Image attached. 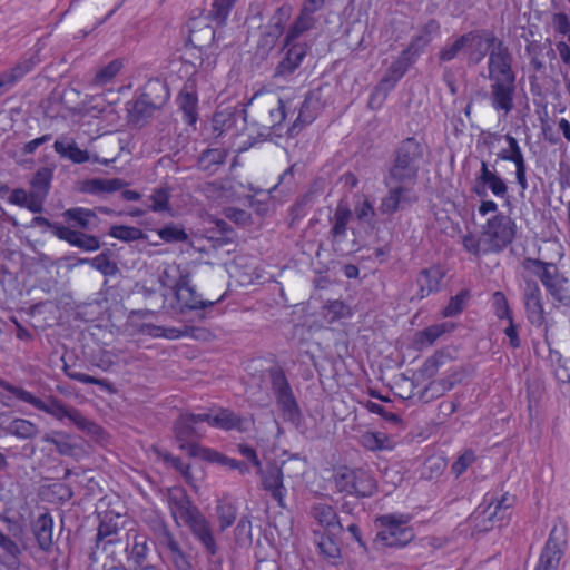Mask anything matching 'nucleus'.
Segmentation results:
<instances>
[{
	"label": "nucleus",
	"mask_w": 570,
	"mask_h": 570,
	"mask_svg": "<svg viewBox=\"0 0 570 570\" xmlns=\"http://www.w3.org/2000/svg\"><path fill=\"white\" fill-rule=\"evenodd\" d=\"M126 183L119 178H94L85 181L82 190L88 194H104L120 190Z\"/></svg>",
	"instance_id": "32"
},
{
	"label": "nucleus",
	"mask_w": 570,
	"mask_h": 570,
	"mask_svg": "<svg viewBox=\"0 0 570 570\" xmlns=\"http://www.w3.org/2000/svg\"><path fill=\"white\" fill-rule=\"evenodd\" d=\"M355 215L357 220L361 224L366 225L370 229H374L375 223V209L370 200V198L365 195H358L355 198L354 205H353V212L352 215Z\"/></svg>",
	"instance_id": "31"
},
{
	"label": "nucleus",
	"mask_w": 570,
	"mask_h": 570,
	"mask_svg": "<svg viewBox=\"0 0 570 570\" xmlns=\"http://www.w3.org/2000/svg\"><path fill=\"white\" fill-rule=\"evenodd\" d=\"M514 222L504 214H497L482 226L481 240L487 250L499 252L512 243L515 236Z\"/></svg>",
	"instance_id": "4"
},
{
	"label": "nucleus",
	"mask_w": 570,
	"mask_h": 570,
	"mask_svg": "<svg viewBox=\"0 0 570 570\" xmlns=\"http://www.w3.org/2000/svg\"><path fill=\"white\" fill-rule=\"evenodd\" d=\"M141 332L151 337H164L168 340H176L181 336V331L175 327H163L157 325H144Z\"/></svg>",
	"instance_id": "49"
},
{
	"label": "nucleus",
	"mask_w": 570,
	"mask_h": 570,
	"mask_svg": "<svg viewBox=\"0 0 570 570\" xmlns=\"http://www.w3.org/2000/svg\"><path fill=\"white\" fill-rule=\"evenodd\" d=\"M422 156V147L415 139H406L397 150L394 166L385 178L387 194L381 198L379 212L393 215L405 204L414 200L412 187L416 179V161Z\"/></svg>",
	"instance_id": "1"
},
{
	"label": "nucleus",
	"mask_w": 570,
	"mask_h": 570,
	"mask_svg": "<svg viewBox=\"0 0 570 570\" xmlns=\"http://www.w3.org/2000/svg\"><path fill=\"white\" fill-rule=\"evenodd\" d=\"M179 106L184 112L185 121L193 125L197 120V102L198 99L194 92L185 91L179 98Z\"/></svg>",
	"instance_id": "41"
},
{
	"label": "nucleus",
	"mask_w": 570,
	"mask_h": 570,
	"mask_svg": "<svg viewBox=\"0 0 570 570\" xmlns=\"http://www.w3.org/2000/svg\"><path fill=\"white\" fill-rule=\"evenodd\" d=\"M304 52L298 48H291L287 57L278 65L277 72L281 75L291 73L302 62Z\"/></svg>",
	"instance_id": "46"
},
{
	"label": "nucleus",
	"mask_w": 570,
	"mask_h": 570,
	"mask_svg": "<svg viewBox=\"0 0 570 570\" xmlns=\"http://www.w3.org/2000/svg\"><path fill=\"white\" fill-rule=\"evenodd\" d=\"M485 187H488L492 194L497 197H504L508 188L505 183L494 170H491L485 161L481 163V170L475 179L474 193L479 196L487 194Z\"/></svg>",
	"instance_id": "18"
},
{
	"label": "nucleus",
	"mask_w": 570,
	"mask_h": 570,
	"mask_svg": "<svg viewBox=\"0 0 570 570\" xmlns=\"http://www.w3.org/2000/svg\"><path fill=\"white\" fill-rule=\"evenodd\" d=\"M53 521L48 514H41L35 524V535L41 550H48L52 543Z\"/></svg>",
	"instance_id": "33"
},
{
	"label": "nucleus",
	"mask_w": 570,
	"mask_h": 570,
	"mask_svg": "<svg viewBox=\"0 0 570 570\" xmlns=\"http://www.w3.org/2000/svg\"><path fill=\"white\" fill-rule=\"evenodd\" d=\"M121 68L122 63L119 60L109 62L97 72L94 82L98 86H105L109 83L119 73Z\"/></svg>",
	"instance_id": "47"
},
{
	"label": "nucleus",
	"mask_w": 570,
	"mask_h": 570,
	"mask_svg": "<svg viewBox=\"0 0 570 570\" xmlns=\"http://www.w3.org/2000/svg\"><path fill=\"white\" fill-rule=\"evenodd\" d=\"M465 47L468 53V60L471 65L480 63L487 52H491L492 48L495 47V43H502L501 40L497 39L491 33H479V32H470L464 35Z\"/></svg>",
	"instance_id": "12"
},
{
	"label": "nucleus",
	"mask_w": 570,
	"mask_h": 570,
	"mask_svg": "<svg viewBox=\"0 0 570 570\" xmlns=\"http://www.w3.org/2000/svg\"><path fill=\"white\" fill-rule=\"evenodd\" d=\"M269 117L273 127L279 126L284 121L286 114L283 100L279 99L277 101V107L269 110Z\"/></svg>",
	"instance_id": "64"
},
{
	"label": "nucleus",
	"mask_w": 570,
	"mask_h": 570,
	"mask_svg": "<svg viewBox=\"0 0 570 570\" xmlns=\"http://www.w3.org/2000/svg\"><path fill=\"white\" fill-rule=\"evenodd\" d=\"M323 316L328 323H334L352 317L353 311L344 302L335 299L327 302L323 306Z\"/></svg>",
	"instance_id": "36"
},
{
	"label": "nucleus",
	"mask_w": 570,
	"mask_h": 570,
	"mask_svg": "<svg viewBox=\"0 0 570 570\" xmlns=\"http://www.w3.org/2000/svg\"><path fill=\"white\" fill-rule=\"evenodd\" d=\"M463 246L468 252L475 254V255H478L481 252L482 247H484L483 243L481 240V236L478 238L474 235L464 236L463 237ZM483 249L487 250L485 248H483Z\"/></svg>",
	"instance_id": "62"
},
{
	"label": "nucleus",
	"mask_w": 570,
	"mask_h": 570,
	"mask_svg": "<svg viewBox=\"0 0 570 570\" xmlns=\"http://www.w3.org/2000/svg\"><path fill=\"white\" fill-rule=\"evenodd\" d=\"M8 390L14 393L21 401L33 405L38 410L45 411L58 420L68 419L80 429H86L88 425V421L80 414V412L75 409L66 407L56 400L45 402L32 395L30 392L17 386H8Z\"/></svg>",
	"instance_id": "5"
},
{
	"label": "nucleus",
	"mask_w": 570,
	"mask_h": 570,
	"mask_svg": "<svg viewBox=\"0 0 570 570\" xmlns=\"http://www.w3.org/2000/svg\"><path fill=\"white\" fill-rule=\"evenodd\" d=\"M109 235L120 240L132 242L140 239L142 237V232L136 227L118 225L110 228Z\"/></svg>",
	"instance_id": "50"
},
{
	"label": "nucleus",
	"mask_w": 570,
	"mask_h": 570,
	"mask_svg": "<svg viewBox=\"0 0 570 570\" xmlns=\"http://www.w3.org/2000/svg\"><path fill=\"white\" fill-rule=\"evenodd\" d=\"M226 156V150L222 148L206 150L199 158V166L202 169L210 171L213 170V166L223 164Z\"/></svg>",
	"instance_id": "44"
},
{
	"label": "nucleus",
	"mask_w": 570,
	"mask_h": 570,
	"mask_svg": "<svg viewBox=\"0 0 570 570\" xmlns=\"http://www.w3.org/2000/svg\"><path fill=\"white\" fill-rule=\"evenodd\" d=\"M475 454L474 452L468 450L463 452L458 460L452 465V471L456 476H460L464 473L468 468L474 462Z\"/></svg>",
	"instance_id": "55"
},
{
	"label": "nucleus",
	"mask_w": 570,
	"mask_h": 570,
	"mask_svg": "<svg viewBox=\"0 0 570 570\" xmlns=\"http://www.w3.org/2000/svg\"><path fill=\"white\" fill-rule=\"evenodd\" d=\"M492 307L495 315L501 320H512L511 309L508 299L502 292H495L492 295Z\"/></svg>",
	"instance_id": "51"
},
{
	"label": "nucleus",
	"mask_w": 570,
	"mask_h": 570,
	"mask_svg": "<svg viewBox=\"0 0 570 570\" xmlns=\"http://www.w3.org/2000/svg\"><path fill=\"white\" fill-rule=\"evenodd\" d=\"M469 299V292L468 291H461L459 294L453 296L449 304L443 308L442 316L444 317H451L460 314Z\"/></svg>",
	"instance_id": "48"
},
{
	"label": "nucleus",
	"mask_w": 570,
	"mask_h": 570,
	"mask_svg": "<svg viewBox=\"0 0 570 570\" xmlns=\"http://www.w3.org/2000/svg\"><path fill=\"white\" fill-rule=\"evenodd\" d=\"M63 217L67 222L73 223L75 226H78L82 229L90 228L95 220H97V216L91 209L75 207L69 208L63 213Z\"/></svg>",
	"instance_id": "35"
},
{
	"label": "nucleus",
	"mask_w": 570,
	"mask_h": 570,
	"mask_svg": "<svg viewBox=\"0 0 570 570\" xmlns=\"http://www.w3.org/2000/svg\"><path fill=\"white\" fill-rule=\"evenodd\" d=\"M7 432L19 439H30L37 435V426L24 419H14L7 428Z\"/></svg>",
	"instance_id": "40"
},
{
	"label": "nucleus",
	"mask_w": 570,
	"mask_h": 570,
	"mask_svg": "<svg viewBox=\"0 0 570 570\" xmlns=\"http://www.w3.org/2000/svg\"><path fill=\"white\" fill-rule=\"evenodd\" d=\"M528 268H532L539 275L541 283L556 301L563 304L570 302V295L566 288V278L558 273L553 264L530 259L528 261Z\"/></svg>",
	"instance_id": "6"
},
{
	"label": "nucleus",
	"mask_w": 570,
	"mask_h": 570,
	"mask_svg": "<svg viewBox=\"0 0 570 570\" xmlns=\"http://www.w3.org/2000/svg\"><path fill=\"white\" fill-rule=\"evenodd\" d=\"M508 148L498 154L501 160L512 161L515 165V178L522 189L528 187L527 184V166L523 154L517 139L510 135L505 136Z\"/></svg>",
	"instance_id": "20"
},
{
	"label": "nucleus",
	"mask_w": 570,
	"mask_h": 570,
	"mask_svg": "<svg viewBox=\"0 0 570 570\" xmlns=\"http://www.w3.org/2000/svg\"><path fill=\"white\" fill-rule=\"evenodd\" d=\"M523 304L528 321L537 327L546 323L542 293L535 282H527L523 288Z\"/></svg>",
	"instance_id": "11"
},
{
	"label": "nucleus",
	"mask_w": 570,
	"mask_h": 570,
	"mask_svg": "<svg viewBox=\"0 0 570 570\" xmlns=\"http://www.w3.org/2000/svg\"><path fill=\"white\" fill-rule=\"evenodd\" d=\"M465 47L464 36L458 38L452 45L445 47L441 53L440 58L443 61H450L456 57V55Z\"/></svg>",
	"instance_id": "58"
},
{
	"label": "nucleus",
	"mask_w": 570,
	"mask_h": 570,
	"mask_svg": "<svg viewBox=\"0 0 570 570\" xmlns=\"http://www.w3.org/2000/svg\"><path fill=\"white\" fill-rule=\"evenodd\" d=\"M159 237L167 242H183L187 239V235L184 229L176 226H167L158 232Z\"/></svg>",
	"instance_id": "56"
},
{
	"label": "nucleus",
	"mask_w": 570,
	"mask_h": 570,
	"mask_svg": "<svg viewBox=\"0 0 570 570\" xmlns=\"http://www.w3.org/2000/svg\"><path fill=\"white\" fill-rule=\"evenodd\" d=\"M311 514L324 534L338 535L342 532V523L332 505L324 502L315 503Z\"/></svg>",
	"instance_id": "16"
},
{
	"label": "nucleus",
	"mask_w": 570,
	"mask_h": 570,
	"mask_svg": "<svg viewBox=\"0 0 570 570\" xmlns=\"http://www.w3.org/2000/svg\"><path fill=\"white\" fill-rule=\"evenodd\" d=\"M169 560L174 563L177 570H189L190 563L186 554L180 549L179 544L171 543V552L167 554Z\"/></svg>",
	"instance_id": "54"
},
{
	"label": "nucleus",
	"mask_w": 570,
	"mask_h": 570,
	"mask_svg": "<svg viewBox=\"0 0 570 570\" xmlns=\"http://www.w3.org/2000/svg\"><path fill=\"white\" fill-rule=\"evenodd\" d=\"M357 470H350V469H343L340 470L335 475V485L338 491L346 492L348 494H352L353 490V483L355 480H352V478L347 479V476L353 475L356 476Z\"/></svg>",
	"instance_id": "53"
},
{
	"label": "nucleus",
	"mask_w": 570,
	"mask_h": 570,
	"mask_svg": "<svg viewBox=\"0 0 570 570\" xmlns=\"http://www.w3.org/2000/svg\"><path fill=\"white\" fill-rule=\"evenodd\" d=\"M514 502V498L508 493L500 495L487 494L483 504L480 505L475 512L476 519H482L483 528L488 529V523L491 527L499 521L504 520Z\"/></svg>",
	"instance_id": "8"
},
{
	"label": "nucleus",
	"mask_w": 570,
	"mask_h": 570,
	"mask_svg": "<svg viewBox=\"0 0 570 570\" xmlns=\"http://www.w3.org/2000/svg\"><path fill=\"white\" fill-rule=\"evenodd\" d=\"M167 205H168V194L166 190L159 189L151 196L150 208L154 212H163V210L167 209Z\"/></svg>",
	"instance_id": "60"
},
{
	"label": "nucleus",
	"mask_w": 570,
	"mask_h": 570,
	"mask_svg": "<svg viewBox=\"0 0 570 570\" xmlns=\"http://www.w3.org/2000/svg\"><path fill=\"white\" fill-rule=\"evenodd\" d=\"M167 504L178 527L187 525L202 512L191 503L183 488L174 487L167 492Z\"/></svg>",
	"instance_id": "10"
},
{
	"label": "nucleus",
	"mask_w": 570,
	"mask_h": 570,
	"mask_svg": "<svg viewBox=\"0 0 570 570\" xmlns=\"http://www.w3.org/2000/svg\"><path fill=\"white\" fill-rule=\"evenodd\" d=\"M50 179H51V173L48 169L39 170L32 180V186L35 188L36 187L41 188L43 190V193L46 194L49 188Z\"/></svg>",
	"instance_id": "63"
},
{
	"label": "nucleus",
	"mask_w": 570,
	"mask_h": 570,
	"mask_svg": "<svg viewBox=\"0 0 570 570\" xmlns=\"http://www.w3.org/2000/svg\"><path fill=\"white\" fill-rule=\"evenodd\" d=\"M80 263L90 264L104 275H114L117 272L116 264L110 259L107 253H101L94 258H83Z\"/></svg>",
	"instance_id": "42"
},
{
	"label": "nucleus",
	"mask_w": 570,
	"mask_h": 570,
	"mask_svg": "<svg viewBox=\"0 0 570 570\" xmlns=\"http://www.w3.org/2000/svg\"><path fill=\"white\" fill-rule=\"evenodd\" d=\"M10 531L13 538H10L0 530V550L3 552L4 556L17 559L22 552V548L17 542V540H20L22 531L21 529H10Z\"/></svg>",
	"instance_id": "38"
},
{
	"label": "nucleus",
	"mask_w": 570,
	"mask_h": 570,
	"mask_svg": "<svg viewBox=\"0 0 570 570\" xmlns=\"http://www.w3.org/2000/svg\"><path fill=\"white\" fill-rule=\"evenodd\" d=\"M235 1L236 0H214L210 10L212 18L218 23H223L227 19Z\"/></svg>",
	"instance_id": "52"
},
{
	"label": "nucleus",
	"mask_w": 570,
	"mask_h": 570,
	"mask_svg": "<svg viewBox=\"0 0 570 570\" xmlns=\"http://www.w3.org/2000/svg\"><path fill=\"white\" fill-rule=\"evenodd\" d=\"M170 271L164 272V277H168ZM163 284L175 291L177 304L181 309H198L205 306L203 301L196 296L195 291L187 284L185 278H180L178 282H169L166 278L161 279Z\"/></svg>",
	"instance_id": "21"
},
{
	"label": "nucleus",
	"mask_w": 570,
	"mask_h": 570,
	"mask_svg": "<svg viewBox=\"0 0 570 570\" xmlns=\"http://www.w3.org/2000/svg\"><path fill=\"white\" fill-rule=\"evenodd\" d=\"M553 28L562 36L570 37V20L564 13H556L552 19Z\"/></svg>",
	"instance_id": "59"
},
{
	"label": "nucleus",
	"mask_w": 570,
	"mask_h": 570,
	"mask_svg": "<svg viewBox=\"0 0 570 570\" xmlns=\"http://www.w3.org/2000/svg\"><path fill=\"white\" fill-rule=\"evenodd\" d=\"M200 420L207 422L208 425L222 430H233L237 429L238 431H246L250 425V421L247 419H240L235 415L233 412L218 409L210 411L208 413H202Z\"/></svg>",
	"instance_id": "14"
},
{
	"label": "nucleus",
	"mask_w": 570,
	"mask_h": 570,
	"mask_svg": "<svg viewBox=\"0 0 570 570\" xmlns=\"http://www.w3.org/2000/svg\"><path fill=\"white\" fill-rule=\"evenodd\" d=\"M391 88L383 86V82L380 81L379 85L374 88L373 92L368 99V106L373 109L381 107L383 101L385 100L387 94L391 91Z\"/></svg>",
	"instance_id": "57"
},
{
	"label": "nucleus",
	"mask_w": 570,
	"mask_h": 570,
	"mask_svg": "<svg viewBox=\"0 0 570 570\" xmlns=\"http://www.w3.org/2000/svg\"><path fill=\"white\" fill-rule=\"evenodd\" d=\"M430 40L431 38L429 36H420L414 39L411 45L403 50L402 55L391 63L386 75L381 80L383 86L393 89L414 61V57Z\"/></svg>",
	"instance_id": "7"
},
{
	"label": "nucleus",
	"mask_w": 570,
	"mask_h": 570,
	"mask_svg": "<svg viewBox=\"0 0 570 570\" xmlns=\"http://www.w3.org/2000/svg\"><path fill=\"white\" fill-rule=\"evenodd\" d=\"M216 513L222 531L229 528L236 520V508L229 502H218Z\"/></svg>",
	"instance_id": "45"
},
{
	"label": "nucleus",
	"mask_w": 570,
	"mask_h": 570,
	"mask_svg": "<svg viewBox=\"0 0 570 570\" xmlns=\"http://www.w3.org/2000/svg\"><path fill=\"white\" fill-rule=\"evenodd\" d=\"M55 151L73 164H83L91 160L87 150L80 149L73 139L59 138L53 144ZM94 161H99L97 157L92 158Z\"/></svg>",
	"instance_id": "26"
},
{
	"label": "nucleus",
	"mask_w": 570,
	"mask_h": 570,
	"mask_svg": "<svg viewBox=\"0 0 570 570\" xmlns=\"http://www.w3.org/2000/svg\"><path fill=\"white\" fill-rule=\"evenodd\" d=\"M293 9L291 6H283L281 7L275 14L271 18L269 21V28L271 32L269 36L273 38H277L284 32L285 26L289 21L292 17Z\"/></svg>",
	"instance_id": "39"
},
{
	"label": "nucleus",
	"mask_w": 570,
	"mask_h": 570,
	"mask_svg": "<svg viewBox=\"0 0 570 570\" xmlns=\"http://www.w3.org/2000/svg\"><path fill=\"white\" fill-rule=\"evenodd\" d=\"M336 537L337 535L324 534V532H322L321 537L317 539L321 553L333 561L340 557V547L335 540Z\"/></svg>",
	"instance_id": "43"
},
{
	"label": "nucleus",
	"mask_w": 570,
	"mask_h": 570,
	"mask_svg": "<svg viewBox=\"0 0 570 570\" xmlns=\"http://www.w3.org/2000/svg\"><path fill=\"white\" fill-rule=\"evenodd\" d=\"M204 421L200 420V414L185 413L179 416L175 424V434L180 442V448L188 451V445L191 444L194 439L203 436V431L199 424Z\"/></svg>",
	"instance_id": "17"
},
{
	"label": "nucleus",
	"mask_w": 570,
	"mask_h": 570,
	"mask_svg": "<svg viewBox=\"0 0 570 570\" xmlns=\"http://www.w3.org/2000/svg\"><path fill=\"white\" fill-rule=\"evenodd\" d=\"M264 490L268 491L281 507L285 505L286 488L283 484V471L276 464H268L265 469H257Z\"/></svg>",
	"instance_id": "13"
},
{
	"label": "nucleus",
	"mask_w": 570,
	"mask_h": 570,
	"mask_svg": "<svg viewBox=\"0 0 570 570\" xmlns=\"http://www.w3.org/2000/svg\"><path fill=\"white\" fill-rule=\"evenodd\" d=\"M24 76L19 72L16 68H11L0 75V80L3 82L7 89L13 87Z\"/></svg>",
	"instance_id": "61"
},
{
	"label": "nucleus",
	"mask_w": 570,
	"mask_h": 570,
	"mask_svg": "<svg viewBox=\"0 0 570 570\" xmlns=\"http://www.w3.org/2000/svg\"><path fill=\"white\" fill-rule=\"evenodd\" d=\"M352 218V210L346 202L341 200L332 218L331 233L335 239L345 238L347 225Z\"/></svg>",
	"instance_id": "29"
},
{
	"label": "nucleus",
	"mask_w": 570,
	"mask_h": 570,
	"mask_svg": "<svg viewBox=\"0 0 570 570\" xmlns=\"http://www.w3.org/2000/svg\"><path fill=\"white\" fill-rule=\"evenodd\" d=\"M411 517L404 513H389L375 520L376 542L384 547L400 548L409 544L415 532L410 525Z\"/></svg>",
	"instance_id": "3"
},
{
	"label": "nucleus",
	"mask_w": 570,
	"mask_h": 570,
	"mask_svg": "<svg viewBox=\"0 0 570 570\" xmlns=\"http://www.w3.org/2000/svg\"><path fill=\"white\" fill-rule=\"evenodd\" d=\"M325 3V0H305L301 10V14L295 23L289 28L286 35V43L296 39L303 31L311 28L313 23V14L318 11Z\"/></svg>",
	"instance_id": "22"
},
{
	"label": "nucleus",
	"mask_w": 570,
	"mask_h": 570,
	"mask_svg": "<svg viewBox=\"0 0 570 570\" xmlns=\"http://www.w3.org/2000/svg\"><path fill=\"white\" fill-rule=\"evenodd\" d=\"M444 276V269L438 265L421 271L416 277L417 292L410 299L421 301L430 294L438 292Z\"/></svg>",
	"instance_id": "15"
},
{
	"label": "nucleus",
	"mask_w": 570,
	"mask_h": 570,
	"mask_svg": "<svg viewBox=\"0 0 570 570\" xmlns=\"http://www.w3.org/2000/svg\"><path fill=\"white\" fill-rule=\"evenodd\" d=\"M186 527L189 528L193 535L202 543L204 549L210 556L216 554L217 544L213 533V528L210 522L203 513L196 515V518L191 520Z\"/></svg>",
	"instance_id": "23"
},
{
	"label": "nucleus",
	"mask_w": 570,
	"mask_h": 570,
	"mask_svg": "<svg viewBox=\"0 0 570 570\" xmlns=\"http://www.w3.org/2000/svg\"><path fill=\"white\" fill-rule=\"evenodd\" d=\"M126 550L128 551L130 566L135 567L136 570L144 569L149 551L147 538L142 534L134 533L132 542L127 544Z\"/></svg>",
	"instance_id": "27"
},
{
	"label": "nucleus",
	"mask_w": 570,
	"mask_h": 570,
	"mask_svg": "<svg viewBox=\"0 0 570 570\" xmlns=\"http://www.w3.org/2000/svg\"><path fill=\"white\" fill-rule=\"evenodd\" d=\"M488 79L490 102L498 114L508 116L514 108L517 75L512 68V56L502 43H495L489 53Z\"/></svg>",
	"instance_id": "2"
},
{
	"label": "nucleus",
	"mask_w": 570,
	"mask_h": 570,
	"mask_svg": "<svg viewBox=\"0 0 570 570\" xmlns=\"http://www.w3.org/2000/svg\"><path fill=\"white\" fill-rule=\"evenodd\" d=\"M455 328L452 322H442L431 325L415 334V343L420 348L431 346L439 337L451 333Z\"/></svg>",
	"instance_id": "28"
},
{
	"label": "nucleus",
	"mask_w": 570,
	"mask_h": 570,
	"mask_svg": "<svg viewBox=\"0 0 570 570\" xmlns=\"http://www.w3.org/2000/svg\"><path fill=\"white\" fill-rule=\"evenodd\" d=\"M274 390L276 393L277 404L282 409L284 415L287 419L293 420L298 413V407L284 376H277L274 380Z\"/></svg>",
	"instance_id": "24"
},
{
	"label": "nucleus",
	"mask_w": 570,
	"mask_h": 570,
	"mask_svg": "<svg viewBox=\"0 0 570 570\" xmlns=\"http://www.w3.org/2000/svg\"><path fill=\"white\" fill-rule=\"evenodd\" d=\"M360 442L368 451H386L394 449L395 442L387 434L367 431L361 435Z\"/></svg>",
	"instance_id": "30"
},
{
	"label": "nucleus",
	"mask_w": 570,
	"mask_h": 570,
	"mask_svg": "<svg viewBox=\"0 0 570 570\" xmlns=\"http://www.w3.org/2000/svg\"><path fill=\"white\" fill-rule=\"evenodd\" d=\"M553 530L546 542L534 570H557L562 557V547L554 538Z\"/></svg>",
	"instance_id": "25"
},
{
	"label": "nucleus",
	"mask_w": 570,
	"mask_h": 570,
	"mask_svg": "<svg viewBox=\"0 0 570 570\" xmlns=\"http://www.w3.org/2000/svg\"><path fill=\"white\" fill-rule=\"evenodd\" d=\"M188 454L210 463L219 464L222 466H225V461L227 459L226 455L213 449L202 446L197 443H191L188 445Z\"/></svg>",
	"instance_id": "37"
},
{
	"label": "nucleus",
	"mask_w": 570,
	"mask_h": 570,
	"mask_svg": "<svg viewBox=\"0 0 570 570\" xmlns=\"http://www.w3.org/2000/svg\"><path fill=\"white\" fill-rule=\"evenodd\" d=\"M53 234L69 245L78 247L85 252H95L100 248V242L96 236L87 235L63 225H55Z\"/></svg>",
	"instance_id": "19"
},
{
	"label": "nucleus",
	"mask_w": 570,
	"mask_h": 570,
	"mask_svg": "<svg viewBox=\"0 0 570 570\" xmlns=\"http://www.w3.org/2000/svg\"><path fill=\"white\" fill-rule=\"evenodd\" d=\"M167 504L178 527L187 525L202 512L191 503L183 488L174 487L167 492Z\"/></svg>",
	"instance_id": "9"
},
{
	"label": "nucleus",
	"mask_w": 570,
	"mask_h": 570,
	"mask_svg": "<svg viewBox=\"0 0 570 570\" xmlns=\"http://www.w3.org/2000/svg\"><path fill=\"white\" fill-rule=\"evenodd\" d=\"M354 481L352 494L357 497H371L376 490V483L370 472L357 470L356 476L350 475Z\"/></svg>",
	"instance_id": "34"
}]
</instances>
